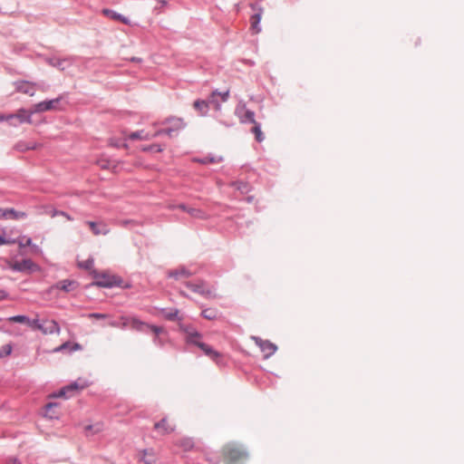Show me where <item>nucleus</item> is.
<instances>
[{"label": "nucleus", "instance_id": "12", "mask_svg": "<svg viewBox=\"0 0 464 464\" xmlns=\"http://www.w3.org/2000/svg\"><path fill=\"white\" fill-rule=\"evenodd\" d=\"M78 286L79 283L77 281L72 279H64L52 285L51 289H59L65 293H70L76 290Z\"/></svg>", "mask_w": 464, "mask_h": 464}, {"label": "nucleus", "instance_id": "15", "mask_svg": "<svg viewBox=\"0 0 464 464\" xmlns=\"http://www.w3.org/2000/svg\"><path fill=\"white\" fill-rule=\"evenodd\" d=\"M194 274H195L194 272H191L187 267L181 266L178 267L177 269L169 270L168 272V276L172 277L176 280H179L181 277H185V278L190 277Z\"/></svg>", "mask_w": 464, "mask_h": 464}, {"label": "nucleus", "instance_id": "4", "mask_svg": "<svg viewBox=\"0 0 464 464\" xmlns=\"http://www.w3.org/2000/svg\"><path fill=\"white\" fill-rule=\"evenodd\" d=\"M186 286L194 293L199 294L206 298H218V295L211 289L206 288V283L199 280L198 283L187 282Z\"/></svg>", "mask_w": 464, "mask_h": 464}, {"label": "nucleus", "instance_id": "18", "mask_svg": "<svg viewBox=\"0 0 464 464\" xmlns=\"http://www.w3.org/2000/svg\"><path fill=\"white\" fill-rule=\"evenodd\" d=\"M154 429L161 435L169 434L174 430V428L169 425L167 418H162L160 421L156 422Z\"/></svg>", "mask_w": 464, "mask_h": 464}, {"label": "nucleus", "instance_id": "23", "mask_svg": "<svg viewBox=\"0 0 464 464\" xmlns=\"http://www.w3.org/2000/svg\"><path fill=\"white\" fill-rule=\"evenodd\" d=\"M41 147V144L37 142H24L19 141L15 144L14 149L20 152H24L30 150H37Z\"/></svg>", "mask_w": 464, "mask_h": 464}, {"label": "nucleus", "instance_id": "8", "mask_svg": "<svg viewBox=\"0 0 464 464\" xmlns=\"http://www.w3.org/2000/svg\"><path fill=\"white\" fill-rule=\"evenodd\" d=\"M252 339L255 341L256 344L260 348V350L265 353V358H268L273 355L277 347L273 343L268 340H263L260 337L253 336Z\"/></svg>", "mask_w": 464, "mask_h": 464}, {"label": "nucleus", "instance_id": "52", "mask_svg": "<svg viewBox=\"0 0 464 464\" xmlns=\"http://www.w3.org/2000/svg\"><path fill=\"white\" fill-rule=\"evenodd\" d=\"M55 215H64V217H65L68 220H72V217H71L69 214H67L66 212H64V211H55V212L53 213V216H55Z\"/></svg>", "mask_w": 464, "mask_h": 464}, {"label": "nucleus", "instance_id": "2", "mask_svg": "<svg viewBox=\"0 0 464 464\" xmlns=\"http://www.w3.org/2000/svg\"><path fill=\"white\" fill-rule=\"evenodd\" d=\"M32 111L24 108L15 113L0 114V121H7L10 126L16 127L23 123H32Z\"/></svg>", "mask_w": 464, "mask_h": 464}, {"label": "nucleus", "instance_id": "42", "mask_svg": "<svg viewBox=\"0 0 464 464\" xmlns=\"http://www.w3.org/2000/svg\"><path fill=\"white\" fill-rule=\"evenodd\" d=\"M12 352L11 344H5L0 349V358L9 355Z\"/></svg>", "mask_w": 464, "mask_h": 464}, {"label": "nucleus", "instance_id": "9", "mask_svg": "<svg viewBox=\"0 0 464 464\" xmlns=\"http://www.w3.org/2000/svg\"><path fill=\"white\" fill-rule=\"evenodd\" d=\"M169 123L171 124L170 127L167 128V132L169 137H172L173 133L176 131H179V130H182L185 128L186 123L184 122V120L182 118L178 117H169L167 118L162 124Z\"/></svg>", "mask_w": 464, "mask_h": 464}, {"label": "nucleus", "instance_id": "14", "mask_svg": "<svg viewBox=\"0 0 464 464\" xmlns=\"http://www.w3.org/2000/svg\"><path fill=\"white\" fill-rule=\"evenodd\" d=\"M26 216L25 212L16 211L14 208H0V218L22 219L26 218Z\"/></svg>", "mask_w": 464, "mask_h": 464}, {"label": "nucleus", "instance_id": "37", "mask_svg": "<svg viewBox=\"0 0 464 464\" xmlns=\"http://www.w3.org/2000/svg\"><path fill=\"white\" fill-rule=\"evenodd\" d=\"M58 406V403L56 402H48L46 405H45V416H49L51 419L52 418H56V416L54 415V413L52 412V411H53V408H56Z\"/></svg>", "mask_w": 464, "mask_h": 464}, {"label": "nucleus", "instance_id": "24", "mask_svg": "<svg viewBox=\"0 0 464 464\" xmlns=\"http://www.w3.org/2000/svg\"><path fill=\"white\" fill-rule=\"evenodd\" d=\"M202 350V352L205 353V355H207L208 357H209L211 360L215 361V362H218V359L220 357V353L214 350L210 345L207 344V343H204V344H200V348Z\"/></svg>", "mask_w": 464, "mask_h": 464}, {"label": "nucleus", "instance_id": "49", "mask_svg": "<svg viewBox=\"0 0 464 464\" xmlns=\"http://www.w3.org/2000/svg\"><path fill=\"white\" fill-rule=\"evenodd\" d=\"M163 134L168 135L167 128L166 129H162V130H159L154 134H152L151 137L155 138V137H158V136H160V135H163Z\"/></svg>", "mask_w": 464, "mask_h": 464}, {"label": "nucleus", "instance_id": "20", "mask_svg": "<svg viewBox=\"0 0 464 464\" xmlns=\"http://www.w3.org/2000/svg\"><path fill=\"white\" fill-rule=\"evenodd\" d=\"M176 208H179L183 211H186L193 218H205V213L199 208H189L184 204H179Z\"/></svg>", "mask_w": 464, "mask_h": 464}, {"label": "nucleus", "instance_id": "32", "mask_svg": "<svg viewBox=\"0 0 464 464\" xmlns=\"http://www.w3.org/2000/svg\"><path fill=\"white\" fill-rule=\"evenodd\" d=\"M252 133L255 134L256 140L258 142H262L265 139L264 134L261 130L260 123L256 122L251 130Z\"/></svg>", "mask_w": 464, "mask_h": 464}, {"label": "nucleus", "instance_id": "29", "mask_svg": "<svg viewBox=\"0 0 464 464\" xmlns=\"http://www.w3.org/2000/svg\"><path fill=\"white\" fill-rule=\"evenodd\" d=\"M240 121L242 123H256L255 112L250 110H245L243 114H239Z\"/></svg>", "mask_w": 464, "mask_h": 464}, {"label": "nucleus", "instance_id": "57", "mask_svg": "<svg viewBox=\"0 0 464 464\" xmlns=\"http://www.w3.org/2000/svg\"><path fill=\"white\" fill-rule=\"evenodd\" d=\"M253 200H254V197H253V196H248V197L246 198V201H247L248 203H251Z\"/></svg>", "mask_w": 464, "mask_h": 464}, {"label": "nucleus", "instance_id": "44", "mask_svg": "<svg viewBox=\"0 0 464 464\" xmlns=\"http://www.w3.org/2000/svg\"><path fill=\"white\" fill-rule=\"evenodd\" d=\"M17 241L15 239L12 238H5L4 235H0V246L3 245H12L16 243Z\"/></svg>", "mask_w": 464, "mask_h": 464}, {"label": "nucleus", "instance_id": "16", "mask_svg": "<svg viewBox=\"0 0 464 464\" xmlns=\"http://www.w3.org/2000/svg\"><path fill=\"white\" fill-rule=\"evenodd\" d=\"M91 230L95 236L106 235L109 233V228L106 224L102 222L86 221Z\"/></svg>", "mask_w": 464, "mask_h": 464}, {"label": "nucleus", "instance_id": "3", "mask_svg": "<svg viewBox=\"0 0 464 464\" xmlns=\"http://www.w3.org/2000/svg\"><path fill=\"white\" fill-rule=\"evenodd\" d=\"M92 276L95 279L91 285H96L99 287L111 288L115 285H119L121 283V279L115 276L108 273H99L92 269L91 272Z\"/></svg>", "mask_w": 464, "mask_h": 464}, {"label": "nucleus", "instance_id": "56", "mask_svg": "<svg viewBox=\"0 0 464 464\" xmlns=\"http://www.w3.org/2000/svg\"><path fill=\"white\" fill-rule=\"evenodd\" d=\"M78 349H80V344L74 343L72 348V351H75V350H78Z\"/></svg>", "mask_w": 464, "mask_h": 464}, {"label": "nucleus", "instance_id": "43", "mask_svg": "<svg viewBox=\"0 0 464 464\" xmlns=\"http://www.w3.org/2000/svg\"><path fill=\"white\" fill-rule=\"evenodd\" d=\"M147 330H150L153 334H155L156 336H159V334L163 333V331H164V329L162 327L153 325V324H149V326H147V328H146V331Z\"/></svg>", "mask_w": 464, "mask_h": 464}, {"label": "nucleus", "instance_id": "21", "mask_svg": "<svg viewBox=\"0 0 464 464\" xmlns=\"http://www.w3.org/2000/svg\"><path fill=\"white\" fill-rule=\"evenodd\" d=\"M202 334L199 332L190 333L189 335L186 336V343L190 345H195L200 348V344H204L202 342Z\"/></svg>", "mask_w": 464, "mask_h": 464}, {"label": "nucleus", "instance_id": "10", "mask_svg": "<svg viewBox=\"0 0 464 464\" xmlns=\"http://www.w3.org/2000/svg\"><path fill=\"white\" fill-rule=\"evenodd\" d=\"M14 85L16 92L34 96L37 83L27 81H16L14 82Z\"/></svg>", "mask_w": 464, "mask_h": 464}, {"label": "nucleus", "instance_id": "5", "mask_svg": "<svg viewBox=\"0 0 464 464\" xmlns=\"http://www.w3.org/2000/svg\"><path fill=\"white\" fill-rule=\"evenodd\" d=\"M61 100L62 97H58L53 100L40 102L31 108L32 113L34 114L56 110Z\"/></svg>", "mask_w": 464, "mask_h": 464}, {"label": "nucleus", "instance_id": "30", "mask_svg": "<svg viewBox=\"0 0 464 464\" xmlns=\"http://www.w3.org/2000/svg\"><path fill=\"white\" fill-rule=\"evenodd\" d=\"M218 311L216 308H206L202 310L201 315L207 320H216L218 318Z\"/></svg>", "mask_w": 464, "mask_h": 464}, {"label": "nucleus", "instance_id": "61", "mask_svg": "<svg viewBox=\"0 0 464 464\" xmlns=\"http://www.w3.org/2000/svg\"><path fill=\"white\" fill-rule=\"evenodd\" d=\"M86 429H87V430H92V426H91V425H90V426H88Z\"/></svg>", "mask_w": 464, "mask_h": 464}, {"label": "nucleus", "instance_id": "60", "mask_svg": "<svg viewBox=\"0 0 464 464\" xmlns=\"http://www.w3.org/2000/svg\"><path fill=\"white\" fill-rule=\"evenodd\" d=\"M111 325H112V326H117L118 324H115V323H111Z\"/></svg>", "mask_w": 464, "mask_h": 464}, {"label": "nucleus", "instance_id": "41", "mask_svg": "<svg viewBox=\"0 0 464 464\" xmlns=\"http://www.w3.org/2000/svg\"><path fill=\"white\" fill-rule=\"evenodd\" d=\"M98 165L102 168V169H110L111 167H115V165L112 164L111 161L108 160H99L97 161Z\"/></svg>", "mask_w": 464, "mask_h": 464}, {"label": "nucleus", "instance_id": "1", "mask_svg": "<svg viewBox=\"0 0 464 464\" xmlns=\"http://www.w3.org/2000/svg\"><path fill=\"white\" fill-rule=\"evenodd\" d=\"M225 462L227 464H243L248 458L246 449L236 442H229L222 449Z\"/></svg>", "mask_w": 464, "mask_h": 464}, {"label": "nucleus", "instance_id": "36", "mask_svg": "<svg viewBox=\"0 0 464 464\" xmlns=\"http://www.w3.org/2000/svg\"><path fill=\"white\" fill-rule=\"evenodd\" d=\"M94 265L93 258L90 257L82 262L78 264L79 267L83 268L85 270H92Z\"/></svg>", "mask_w": 464, "mask_h": 464}, {"label": "nucleus", "instance_id": "34", "mask_svg": "<svg viewBox=\"0 0 464 464\" xmlns=\"http://www.w3.org/2000/svg\"><path fill=\"white\" fill-rule=\"evenodd\" d=\"M142 150L146 151V152L157 153V152H161L163 150V147L160 144H151V145L144 146L142 148Z\"/></svg>", "mask_w": 464, "mask_h": 464}, {"label": "nucleus", "instance_id": "17", "mask_svg": "<svg viewBox=\"0 0 464 464\" xmlns=\"http://www.w3.org/2000/svg\"><path fill=\"white\" fill-rule=\"evenodd\" d=\"M102 13L105 16H107V17H109V18H111L112 20H115V21H120V22H121L124 24H128L129 22H130L127 17H125L122 14L115 12L114 10L109 9V8L102 9Z\"/></svg>", "mask_w": 464, "mask_h": 464}, {"label": "nucleus", "instance_id": "59", "mask_svg": "<svg viewBox=\"0 0 464 464\" xmlns=\"http://www.w3.org/2000/svg\"><path fill=\"white\" fill-rule=\"evenodd\" d=\"M132 61H134V62H140L141 59L140 58H132Z\"/></svg>", "mask_w": 464, "mask_h": 464}, {"label": "nucleus", "instance_id": "45", "mask_svg": "<svg viewBox=\"0 0 464 464\" xmlns=\"http://www.w3.org/2000/svg\"><path fill=\"white\" fill-rule=\"evenodd\" d=\"M20 247L29 246L32 245V239L30 237H23L22 240L18 241Z\"/></svg>", "mask_w": 464, "mask_h": 464}, {"label": "nucleus", "instance_id": "22", "mask_svg": "<svg viewBox=\"0 0 464 464\" xmlns=\"http://www.w3.org/2000/svg\"><path fill=\"white\" fill-rule=\"evenodd\" d=\"M193 107L199 116H206L209 109L208 102L205 100H196L193 103Z\"/></svg>", "mask_w": 464, "mask_h": 464}, {"label": "nucleus", "instance_id": "47", "mask_svg": "<svg viewBox=\"0 0 464 464\" xmlns=\"http://www.w3.org/2000/svg\"><path fill=\"white\" fill-rule=\"evenodd\" d=\"M5 464H22V462L15 457H9L5 459Z\"/></svg>", "mask_w": 464, "mask_h": 464}, {"label": "nucleus", "instance_id": "50", "mask_svg": "<svg viewBox=\"0 0 464 464\" xmlns=\"http://www.w3.org/2000/svg\"><path fill=\"white\" fill-rule=\"evenodd\" d=\"M90 317L96 318V319H102L107 317V314H99V313H93L90 314Z\"/></svg>", "mask_w": 464, "mask_h": 464}, {"label": "nucleus", "instance_id": "25", "mask_svg": "<svg viewBox=\"0 0 464 464\" xmlns=\"http://www.w3.org/2000/svg\"><path fill=\"white\" fill-rule=\"evenodd\" d=\"M176 445L184 451H189L194 448V441L191 438H181L176 441Z\"/></svg>", "mask_w": 464, "mask_h": 464}, {"label": "nucleus", "instance_id": "28", "mask_svg": "<svg viewBox=\"0 0 464 464\" xmlns=\"http://www.w3.org/2000/svg\"><path fill=\"white\" fill-rule=\"evenodd\" d=\"M231 187L235 188L242 194H247L251 190V186L244 181H233Z\"/></svg>", "mask_w": 464, "mask_h": 464}, {"label": "nucleus", "instance_id": "13", "mask_svg": "<svg viewBox=\"0 0 464 464\" xmlns=\"http://www.w3.org/2000/svg\"><path fill=\"white\" fill-rule=\"evenodd\" d=\"M123 327H130L133 330L139 331V332H146L147 326H149V324L144 323L138 318L131 317V318H123Z\"/></svg>", "mask_w": 464, "mask_h": 464}, {"label": "nucleus", "instance_id": "51", "mask_svg": "<svg viewBox=\"0 0 464 464\" xmlns=\"http://www.w3.org/2000/svg\"><path fill=\"white\" fill-rule=\"evenodd\" d=\"M7 298H8V293L4 289H0V301L5 300Z\"/></svg>", "mask_w": 464, "mask_h": 464}, {"label": "nucleus", "instance_id": "35", "mask_svg": "<svg viewBox=\"0 0 464 464\" xmlns=\"http://www.w3.org/2000/svg\"><path fill=\"white\" fill-rule=\"evenodd\" d=\"M8 321L12 322V323H19V324H27V323H29V317L26 315L18 314V315H14V316L9 317Z\"/></svg>", "mask_w": 464, "mask_h": 464}, {"label": "nucleus", "instance_id": "48", "mask_svg": "<svg viewBox=\"0 0 464 464\" xmlns=\"http://www.w3.org/2000/svg\"><path fill=\"white\" fill-rule=\"evenodd\" d=\"M218 96H220V97H221L222 102H227V99H228V97H229V91H228V90H227V91H225V92H219V94H218Z\"/></svg>", "mask_w": 464, "mask_h": 464}, {"label": "nucleus", "instance_id": "19", "mask_svg": "<svg viewBox=\"0 0 464 464\" xmlns=\"http://www.w3.org/2000/svg\"><path fill=\"white\" fill-rule=\"evenodd\" d=\"M46 62L48 64H50L53 67H56L61 71H64L66 68V65H70L71 62L69 59H60L56 57H51L46 59Z\"/></svg>", "mask_w": 464, "mask_h": 464}, {"label": "nucleus", "instance_id": "6", "mask_svg": "<svg viewBox=\"0 0 464 464\" xmlns=\"http://www.w3.org/2000/svg\"><path fill=\"white\" fill-rule=\"evenodd\" d=\"M250 6L253 11H255V14L250 17V28L253 34H259L261 32V26L259 24L263 14V8L258 4H251Z\"/></svg>", "mask_w": 464, "mask_h": 464}, {"label": "nucleus", "instance_id": "7", "mask_svg": "<svg viewBox=\"0 0 464 464\" xmlns=\"http://www.w3.org/2000/svg\"><path fill=\"white\" fill-rule=\"evenodd\" d=\"M27 325L34 330H40L44 334H53L58 333L60 330V327L58 324L55 321L50 322V327L44 328L43 324L39 322L38 319H30L29 323H27Z\"/></svg>", "mask_w": 464, "mask_h": 464}, {"label": "nucleus", "instance_id": "38", "mask_svg": "<svg viewBox=\"0 0 464 464\" xmlns=\"http://www.w3.org/2000/svg\"><path fill=\"white\" fill-rule=\"evenodd\" d=\"M86 385L82 384V385H79V383L77 382H73L72 383H70L69 385H66L64 386L65 389L68 391L69 393L71 392H77L79 390H82L85 387Z\"/></svg>", "mask_w": 464, "mask_h": 464}, {"label": "nucleus", "instance_id": "31", "mask_svg": "<svg viewBox=\"0 0 464 464\" xmlns=\"http://www.w3.org/2000/svg\"><path fill=\"white\" fill-rule=\"evenodd\" d=\"M129 139L130 140H148L150 139H152V137L149 133H145L144 130H138V131L131 132L129 135Z\"/></svg>", "mask_w": 464, "mask_h": 464}, {"label": "nucleus", "instance_id": "40", "mask_svg": "<svg viewBox=\"0 0 464 464\" xmlns=\"http://www.w3.org/2000/svg\"><path fill=\"white\" fill-rule=\"evenodd\" d=\"M221 160H222L221 157L217 159L215 157H209V156H207V157L198 160V161L202 164L216 163V162H219Z\"/></svg>", "mask_w": 464, "mask_h": 464}, {"label": "nucleus", "instance_id": "27", "mask_svg": "<svg viewBox=\"0 0 464 464\" xmlns=\"http://www.w3.org/2000/svg\"><path fill=\"white\" fill-rule=\"evenodd\" d=\"M161 314L165 319L169 321H180L181 318L179 317V310L178 309H162Z\"/></svg>", "mask_w": 464, "mask_h": 464}, {"label": "nucleus", "instance_id": "55", "mask_svg": "<svg viewBox=\"0 0 464 464\" xmlns=\"http://www.w3.org/2000/svg\"><path fill=\"white\" fill-rule=\"evenodd\" d=\"M154 343H155L156 344H161V341H160V337H159V336H155V338H154Z\"/></svg>", "mask_w": 464, "mask_h": 464}, {"label": "nucleus", "instance_id": "53", "mask_svg": "<svg viewBox=\"0 0 464 464\" xmlns=\"http://www.w3.org/2000/svg\"><path fill=\"white\" fill-rule=\"evenodd\" d=\"M69 345H70L69 343H64L62 345H60L59 347L55 348L54 351L61 352V351L64 350L65 348H67Z\"/></svg>", "mask_w": 464, "mask_h": 464}, {"label": "nucleus", "instance_id": "58", "mask_svg": "<svg viewBox=\"0 0 464 464\" xmlns=\"http://www.w3.org/2000/svg\"><path fill=\"white\" fill-rule=\"evenodd\" d=\"M180 295H182L185 297H188V295L184 291H180Z\"/></svg>", "mask_w": 464, "mask_h": 464}, {"label": "nucleus", "instance_id": "11", "mask_svg": "<svg viewBox=\"0 0 464 464\" xmlns=\"http://www.w3.org/2000/svg\"><path fill=\"white\" fill-rule=\"evenodd\" d=\"M11 268L17 272H32L37 268V266L31 259H23L12 264Z\"/></svg>", "mask_w": 464, "mask_h": 464}, {"label": "nucleus", "instance_id": "26", "mask_svg": "<svg viewBox=\"0 0 464 464\" xmlns=\"http://www.w3.org/2000/svg\"><path fill=\"white\" fill-rule=\"evenodd\" d=\"M140 459L145 463V464H153L155 463L156 461V456H155V453L153 451V450H144L142 452H141V458Z\"/></svg>", "mask_w": 464, "mask_h": 464}, {"label": "nucleus", "instance_id": "54", "mask_svg": "<svg viewBox=\"0 0 464 464\" xmlns=\"http://www.w3.org/2000/svg\"><path fill=\"white\" fill-rule=\"evenodd\" d=\"M160 5L161 7H164L168 5V2L166 0H157Z\"/></svg>", "mask_w": 464, "mask_h": 464}, {"label": "nucleus", "instance_id": "39", "mask_svg": "<svg viewBox=\"0 0 464 464\" xmlns=\"http://www.w3.org/2000/svg\"><path fill=\"white\" fill-rule=\"evenodd\" d=\"M69 392L68 391L65 389V387H63L61 390H59V392H53L50 395L51 398H64V399H67L69 397L72 396V394L70 395H67Z\"/></svg>", "mask_w": 464, "mask_h": 464}, {"label": "nucleus", "instance_id": "33", "mask_svg": "<svg viewBox=\"0 0 464 464\" xmlns=\"http://www.w3.org/2000/svg\"><path fill=\"white\" fill-rule=\"evenodd\" d=\"M218 94H219V92H218V91H217V90H216V91H213V92H211V94L209 95V97H208V101H207V102H208V106H209L210 104H213V105H214V107H215V109H216L217 111H219V110H220V108H221V105H220V103L218 102V101L217 100V96H218Z\"/></svg>", "mask_w": 464, "mask_h": 464}, {"label": "nucleus", "instance_id": "46", "mask_svg": "<svg viewBox=\"0 0 464 464\" xmlns=\"http://www.w3.org/2000/svg\"><path fill=\"white\" fill-rule=\"evenodd\" d=\"M181 330L183 332H185L186 334V336L189 335L190 333H193V332H198L195 328H193L192 326H183L181 325L180 326Z\"/></svg>", "mask_w": 464, "mask_h": 464}]
</instances>
